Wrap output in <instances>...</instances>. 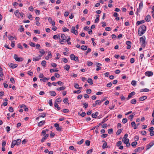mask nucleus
<instances>
[{
    "instance_id": "f257e3e1",
    "label": "nucleus",
    "mask_w": 154,
    "mask_h": 154,
    "mask_svg": "<svg viewBox=\"0 0 154 154\" xmlns=\"http://www.w3.org/2000/svg\"><path fill=\"white\" fill-rule=\"evenodd\" d=\"M146 27L144 25L141 26L138 29V33L139 36L142 35L146 32Z\"/></svg>"
},
{
    "instance_id": "f03ea898",
    "label": "nucleus",
    "mask_w": 154,
    "mask_h": 154,
    "mask_svg": "<svg viewBox=\"0 0 154 154\" xmlns=\"http://www.w3.org/2000/svg\"><path fill=\"white\" fill-rule=\"evenodd\" d=\"M140 42L143 47L144 48L146 46V37L144 35L140 38Z\"/></svg>"
},
{
    "instance_id": "7ed1b4c3",
    "label": "nucleus",
    "mask_w": 154,
    "mask_h": 154,
    "mask_svg": "<svg viewBox=\"0 0 154 154\" xmlns=\"http://www.w3.org/2000/svg\"><path fill=\"white\" fill-rule=\"evenodd\" d=\"M14 58L16 61H22L23 60V58L21 57H18L17 56V55L15 54L14 56Z\"/></svg>"
},
{
    "instance_id": "20e7f679",
    "label": "nucleus",
    "mask_w": 154,
    "mask_h": 154,
    "mask_svg": "<svg viewBox=\"0 0 154 154\" xmlns=\"http://www.w3.org/2000/svg\"><path fill=\"white\" fill-rule=\"evenodd\" d=\"M154 145V141H152L150 142L149 144L147 145L146 146V150H147L150 149L152 146Z\"/></svg>"
},
{
    "instance_id": "39448f33",
    "label": "nucleus",
    "mask_w": 154,
    "mask_h": 154,
    "mask_svg": "<svg viewBox=\"0 0 154 154\" xmlns=\"http://www.w3.org/2000/svg\"><path fill=\"white\" fill-rule=\"evenodd\" d=\"M143 7V2L141 1L139 4V6L138 8L137 9V12H140L142 10Z\"/></svg>"
},
{
    "instance_id": "423d86ee",
    "label": "nucleus",
    "mask_w": 154,
    "mask_h": 154,
    "mask_svg": "<svg viewBox=\"0 0 154 154\" xmlns=\"http://www.w3.org/2000/svg\"><path fill=\"white\" fill-rule=\"evenodd\" d=\"M71 32L76 35H77L78 34V31L77 30H75V27L73 26L72 27Z\"/></svg>"
},
{
    "instance_id": "0eeeda50",
    "label": "nucleus",
    "mask_w": 154,
    "mask_h": 154,
    "mask_svg": "<svg viewBox=\"0 0 154 154\" xmlns=\"http://www.w3.org/2000/svg\"><path fill=\"white\" fill-rule=\"evenodd\" d=\"M8 65L12 69L15 68L18 66L17 64H14L11 63H8Z\"/></svg>"
},
{
    "instance_id": "6e6552de",
    "label": "nucleus",
    "mask_w": 154,
    "mask_h": 154,
    "mask_svg": "<svg viewBox=\"0 0 154 154\" xmlns=\"http://www.w3.org/2000/svg\"><path fill=\"white\" fill-rule=\"evenodd\" d=\"M54 126L56 127V129L57 131H60L61 130V128L59 127V125L58 124L55 123L54 124Z\"/></svg>"
},
{
    "instance_id": "1a4fd4ad",
    "label": "nucleus",
    "mask_w": 154,
    "mask_h": 154,
    "mask_svg": "<svg viewBox=\"0 0 154 154\" xmlns=\"http://www.w3.org/2000/svg\"><path fill=\"white\" fill-rule=\"evenodd\" d=\"M145 75L146 76L149 77L152 76L153 75V73L152 71H148L145 72Z\"/></svg>"
},
{
    "instance_id": "9d476101",
    "label": "nucleus",
    "mask_w": 154,
    "mask_h": 154,
    "mask_svg": "<svg viewBox=\"0 0 154 154\" xmlns=\"http://www.w3.org/2000/svg\"><path fill=\"white\" fill-rule=\"evenodd\" d=\"M144 147H140L138 148L135 149L134 150V152H137L139 150H142L144 149Z\"/></svg>"
},
{
    "instance_id": "9b49d317",
    "label": "nucleus",
    "mask_w": 154,
    "mask_h": 154,
    "mask_svg": "<svg viewBox=\"0 0 154 154\" xmlns=\"http://www.w3.org/2000/svg\"><path fill=\"white\" fill-rule=\"evenodd\" d=\"M49 22L52 24V25L54 26L55 25V22L54 21H52L51 18L50 17H49L48 18Z\"/></svg>"
},
{
    "instance_id": "f8f14e48",
    "label": "nucleus",
    "mask_w": 154,
    "mask_h": 154,
    "mask_svg": "<svg viewBox=\"0 0 154 154\" xmlns=\"http://www.w3.org/2000/svg\"><path fill=\"white\" fill-rule=\"evenodd\" d=\"M45 123V121L43 120L39 122L38 124V127L42 126Z\"/></svg>"
},
{
    "instance_id": "ddd939ff",
    "label": "nucleus",
    "mask_w": 154,
    "mask_h": 154,
    "mask_svg": "<svg viewBox=\"0 0 154 154\" xmlns=\"http://www.w3.org/2000/svg\"><path fill=\"white\" fill-rule=\"evenodd\" d=\"M48 136L49 134H45L44 136V137H43L41 139V142L42 143H43V142H44L45 141V140H46L47 139V138L48 137Z\"/></svg>"
},
{
    "instance_id": "4468645a",
    "label": "nucleus",
    "mask_w": 154,
    "mask_h": 154,
    "mask_svg": "<svg viewBox=\"0 0 154 154\" xmlns=\"http://www.w3.org/2000/svg\"><path fill=\"white\" fill-rule=\"evenodd\" d=\"M99 113L97 112H96L95 113H93L92 114V117L93 118H96L97 117V116L98 115Z\"/></svg>"
},
{
    "instance_id": "2eb2a0df",
    "label": "nucleus",
    "mask_w": 154,
    "mask_h": 154,
    "mask_svg": "<svg viewBox=\"0 0 154 154\" xmlns=\"http://www.w3.org/2000/svg\"><path fill=\"white\" fill-rule=\"evenodd\" d=\"M146 99L147 97L146 96H144L140 97L139 98V100L140 101H143Z\"/></svg>"
},
{
    "instance_id": "dca6fc26",
    "label": "nucleus",
    "mask_w": 154,
    "mask_h": 154,
    "mask_svg": "<svg viewBox=\"0 0 154 154\" xmlns=\"http://www.w3.org/2000/svg\"><path fill=\"white\" fill-rule=\"evenodd\" d=\"M49 93L51 96L54 97L56 95V93L54 91H50L49 92Z\"/></svg>"
},
{
    "instance_id": "f3484780",
    "label": "nucleus",
    "mask_w": 154,
    "mask_h": 154,
    "mask_svg": "<svg viewBox=\"0 0 154 154\" xmlns=\"http://www.w3.org/2000/svg\"><path fill=\"white\" fill-rule=\"evenodd\" d=\"M41 59V58L40 57L37 56L35 57H33L32 60H33L34 61H39Z\"/></svg>"
},
{
    "instance_id": "a211bd4d",
    "label": "nucleus",
    "mask_w": 154,
    "mask_h": 154,
    "mask_svg": "<svg viewBox=\"0 0 154 154\" xmlns=\"http://www.w3.org/2000/svg\"><path fill=\"white\" fill-rule=\"evenodd\" d=\"M14 14L18 18L20 17L19 14H20V13L18 10H16V11L14 12Z\"/></svg>"
},
{
    "instance_id": "6ab92c4d",
    "label": "nucleus",
    "mask_w": 154,
    "mask_h": 154,
    "mask_svg": "<svg viewBox=\"0 0 154 154\" xmlns=\"http://www.w3.org/2000/svg\"><path fill=\"white\" fill-rule=\"evenodd\" d=\"M151 16H150L149 15H147V16L145 18V20L147 22H149L150 20L151 19Z\"/></svg>"
},
{
    "instance_id": "aec40b11",
    "label": "nucleus",
    "mask_w": 154,
    "mask_h": 154,
    "mask_svg": "<svg viewBox=\"0 0 154 154\" xmlns=\"http://www.w3.org/2000/svg\"><path fill=\"white\" fill-rule=\"evenodd\" d=\"M18 30L21 32H23L24 31V28L23 27V26L22 25H20V27H19L18 29Z\"/></svg>"
},
{
    "instance_id": "412c9836",
    "label": "nucleus",
    "mask_w": 154,
    "mask_h": 154,
    "mask_svg": "<svg viewBox=\"0 0 154 154\" xmlns=\"http://www.w3.org/2000/svg\"><path fill=\"white\" fill-rule=\"evenodd\" d=\"M145 22V21L144 20H142L140 21H137L136 23V25L137 26H138L140 25L141 24H142Z\"/></svg>"
},
{
    "instance_id": "4be33fe9",
    "label": "nucleus",
    "mask_w": 154,
    "mask_h": 154,
    "mask_svg": "<svg viewBox=\"0 0 154 154\" xmlns=\"http://www.w3.org/2000/svg\"><path fill=\"white\" fill-rule=\"evenodd\" d=\"M131 125L132 126H134V129H136L137 128V126L136 125L134 122H132L131 123Z\"/></svg>"
},
{
    "instance_id": "5701e85b",
    "label": "nucleus",
    "mask_w": 154,
    "mask_h": 154,
    "mask_svg": "<svg viewBox=\"0 0 154 154\" xmlns=\"http://www.w3.org/2000/svg\"><path fill=\"white\" fill-rule=\"evenodd\" d=\"M66 88V87L64 86H62L60 88H57L56 90L57 91H61L62 90H64Z\"/></svg>"
},
{
    "instance_id": "b1692460",
    "label": "nucleus",
    "mask_w": 154,
    "mask_h": 154,
    "mask_svg": "<svg viewBox=\"0 0 154 154\" xmlns=\"http://www.w3.org/2000/svg\"><path fill=\"white\" fill-rule=\"evenodd\" d=\"M87 82L88 83H89L90 85H92L93 84V82L92 81V80L91 79L89 78L87 80Z\"/></svg>"
},
{
    "instance_id": "393cba45",
    "label": "nucleus",
    "mask_w": 154,
    "mask_h": 154,
    "mask_svg": "<svg viewBox=\"0 0 154 154\" xmlns=\"http://www.w3.org/2000/svg\"><path fill=\"white\" fill-rule=\"evenodd\" d=\"M16 140H14L12 141L11 145V148H13L15 145H16Z\"/></svg>"
},
{
    "instance_id": "a878e982",
    "label": "nucleus",
    "mask_w": 154,
    "mask_h": 154,
    "mask_svg": "<svg viewBox=\"0 0 154 154\" xmlns=\"http://www.w3.org/2000/svg\"><path fill=\"white\" fill-rule=\"evenodd\" d=\"M149 91V90L147 88L142 89L140 90V92H148Z\"/></svg>"
},
{
    "instance_id": "bb28decb",
    "label": "nucleus",
    "mask_w": 154,
    "mask_h": 154,
    "mask_svg": "<svg viewBox=\"0 0 154 154\" xmlns=\"http://www.w3.org/2000/svg\"><path fill=\"white\" fill-rule=\"evenodd\" d=\"M81 49L83 51H85L88 49V46H87L82 45L81 47Z\"/></svg>"
},
{
    "instance_id": "cd10ccee",
    "label": "nucleus",
    "mask_w": 154,
    "mask_h": 154,
    "mask_svg": "<svg viewBox=\"0 0 154 154\" xmlns=\"http://www.w3.org/2000/svg\"><path fill=\"white\" fill-rule=\"evenodd\" d=\"M16 142L17 145H19L21 142V140L20 139H18L17 140H16Z\"/></svg>"
},
{
    "instance_id": "c85d7f7f",
    "label": "nucleus",
    "mask_w": 154,
    "mask_h": 154,
    "mask_svg": "<svg viewBox=\"0 0 154 154\" xmlns=\"http://www.w3.org/2000/svg\"><path fill=\"white\" fill-rule=\"evenodd\" d=\"M70 68V66L68 65H66L64 66V69L67 71H68Z\"/></svg>"
},
{
    "instance_id": "c756f323",
    "label": "nucleus",
    "mask_w": 154,
    "mask_h": 154,
    "mask_svg": "<svg viewBox=\"0 0 154 154\" xmlns=\"http://www.w3.org/2000/svg\"><path fill=\"white\" fill-rule=\"evenodd\" d=\"M122 142H124L125 144H126L129 142V139H123Z\"/></svg>"
},
{
    "instance_id": "7c9ffc66",
    "label": "nucleus",
    "mask_w": 154,
    "mask_h": 154,
    "mask_svg": "<svg viewBox=\"0 0 154 154\" xmlns=\"http://www.w3.org/2000/svg\"><path fill=\"white\" fill-rule=\"evenodd\" d=\"M46 62L45 60H43L42 62V65L44 67L46 66Z\"/></svg>"
},
{
    "instance_id": "2f4dec72",
    "label": "nucleus",
    "mask_w": 154,
    "mask_h": 154,
    "mask_svg": "<svg viewBox=\"0 0 154 154\" xmlns=\"http://www.w3.org/2000/svg\"><path fill=\"white\" fill-rule=\"evenodd\" d=\"M122 131V129H118L117 130V132H116V135H118L119 134H120V133H121Z\"/></svg>"
},
{
    "instance_id": "473e14b6",
    "label": "nucleus",
    "mask_w": 154,
    "mask_h": 154,
    "mask_svg": "<svg viewBox=\"0 0 154 154\" xmlns=\"http://www.w3.org/2000/svg\"><path fill=\"white\" fill-rule=\"evenodd\" d=\"M137 101L135 99H133L131 101V103L132 104H135L136 103Z\"/></svg>"
},
{
    "instance_id": "72a5a7b5",
    "label": "nucleus",
    "mask_w": 154,
    "mask_h": 154,
    "mask_svg": "<svg viewBox=\"0 0 154 154\" xmlns=\"http://www.w3.org/2000/svg\"><path fill=\"white\" fill-rule=\"evenodd\" d=\"M17 47L18 48H20L21 50L23 49V48L20 43H18L17 44Z\"/></svg>"
},
{
    "instance_id": "f704fd0d",
    "label": "nucleus",
    "mask_w": 154,
    "mask_h": 154,
    "mask_svg": "<svg viewBox=\"0 0 154 154\" xmlns=\"http://www.w3.org/2000/svg\"><path fill=\"white\" fill-rule=\"evenodd\" d=\"M61 111L65 113H67L69 112V109H64Z\"/></svg>"
},
{
    "instance_id": "c9c22d12",
    "label": "nucleus",
    "mask_w": 154,
    "mask_h": 154,
    "mask_svg": "<svg viewBox=\"0 0 154 154\" xmlns=\"http://www.w3.org/2000/svg\"><path fill=\"white\" fill-rule=\"evenodd\" d=\"M135 94V93L134 92H131L128 95V96L131 98V97Z\"/></svg>"
},
{
    "instance_id": "e433bc0d",
    "label": "nucleus",
    "mask_w": 154,
    "mask_h": 154,
    "mask_svg": "<svg viewBox=\"0 0 154 154\" xmlns=\"http://www.w3.org/2000/svg\"><path fill=\"white\" fill-rule=\"evenodd\" d=\"M135 115V113L134 112L132 113V114L131 115L129 116V118H130V120L131 121H132L133 120V118L134 116Z\"/></svg>"
},
{
    "instance_id": "4c0bfd02",
    "label": "nucleus",
    "mask_w": 154,
    "mask_h": 154,
    "mask_svg": "<svg viewBox=\"0 0 154 154\" xmlns=\"http://www.w3.org/2000/svg\"><path fill=\"white\" fill-rule=\"evenodd\" d=\"M107 145V143L106 142H105V143H104L103 145L102 146V148L103 149H105L106 148H107V147H106Z\"/></svg>"
},
{
    "instance_id": "58836bf2",
    "label": "nucleus",
    "mask_w": 154,
    "mask_h": 154,
    "mask_svg": "<svg viewBox=\"0 0 154 154\" xmlns=\"http://www.w3.org/2000/svg\"><path fill=\"white\" fill-rule=\"evenodd\" d=\"M82 104L83 105V107L85 108H87L88 106V104L86 103H83Z\"/></svg>"
},
{
    "instance_id": "ea45409f",
    "label": "nucleus",
    "mask_w": 154,
    "mask_h": 154,
    "mask_svg": "<svg viewBox=\"0 0 154 154\" xmlns=\"http://www.w3.org/2000/svg\"><path fill=\"white\" fill-rule=\"evenodd\" d=\"M131 84L132 85L135 86L136 85V82L135 80H133L131 82Z\"/></svg>"
},
{
    "instance_id": "a19ab883",
    "label": "nucleus",
    "mask_w": 154,
    "mask_h": 154,
    "mask_svg": "<svg viewBox=\"0 0 154 154\" xmlns=\"http://www.w3.org/2000/svg\"><path fill=\"white\" fill-rule=\"evenodd\" d=\"M53 38L54 39H60V36L59 35L57 36V35H55L53 36Z\"/></svg>"
},
{
    "instance_id": "79ce46f5",
    "label": "nucleus",
    "mask_w": 154,
    "mask_h": 154,
    "mask_svg": "<svg viewBox=\"0 0 154 154\" xmlns=\"http://www.w3.org/2000/svg\"><path fill=\"white\" fill-rule=\"evenodd\" d=\"M29 45H30L32 47H34L35 46V44L34 43H33V42H29Z\"/></svg>"
},
{
    "instance_id": "37998d69",
    "label": "nucleus",
    "mask_w": 154,
    "mask_h": 154,
    "mask_svg": "<svg viewBox=\"0 0 154 154\" xmlns=\"http://www.w3.org/2000/svg\"><path fill=\"white\" fill-rule=\"evenodd\" d=\"M75 56L74 54H71L70 55V57L71 60H73L75 58Z\"/></svg>"
},
{
    "instance_id": "c03bdc74",
    "label": "nucleus",
    "mask_w": 154,
    "mask_h": 154,
    "mask_svg": "<svg viewBox=\"0 0 154 154\" xmlns=\"http://www.w3.org/2000/svg\"><path fill=\"white\" fill-rule=\"evenodd\" d=\"M107 120H108V119H107V117H106V118L103 119V120L101 122V123L103 124Z\"/></svg>"
},
{
    "instance_id": "a18cd8bd",
    "label": "nucleus",
    "mask_w": 154,
    "mask_h": 154,
    "mask_svg": "<svg viewBox=\"0 0 154 154\" xmlns=\"http://www.w3.org/2000/svg\"><path fill=\"white\" fill-rule=\"evenodd\" d=\"M137 144V142L136 141L133 142L131 144V145L132 146H136Z\"/></svg>"
},
{
    "instance_id": "49530a36",
    "label": "nucleus",
    "mask_w": 154,
    "mask_h": 154,
    "mask_svg": "<svg viewBox=\"0 0 154 154\" xmlns=\"http://www.w3.org/2000/svg\"><path fill=\"white\" fill-rule=\"evenodd\" d=\"M39 52L41 53V54H42V55H43L45 54V51L43 49H41L39 51Z\"/></svg>"
},
{
    "instance_id": "de8ad7c7",
    "label": "nucleus",
    "mask_w": 154,
    "mask_h": 154,
    "mask_svg": "<svg viewBox=\"0 0 154 154\" xmlns=\"http://www.w3.org/2000/svg\"><path fill=\"white\" fill-rule=\"evenodd\" d=\"M128 121V119L126 118L123 119L122 120V122L123 123L125 124Z\"/></svg>"
},
{
    "instance_id": "09e8293b",
    "label": "nucleus",
    "mask_w": 154,
    "mask_h": 154,
    "mask_svg": "<svg viewBox=\"0 0 154 154\" xmlns=\"http://www.w3.org/2000/svg\"><path fill=\"white\" fill-rule=\"evenodd\" d=\"M90 141L88 140H87L85 141V144L87 146H89L90 145Z\"/></svg>"
},
{
    "instance_id": "8fccbe9b",
    "label": "nucleus",
    "mask_w": 154,
    "mask_h": 154,
    "mask_svg": "<svg viewBox=\"0 0 154 154\" xmlns=\"http://www.w3.org/2000/svg\"><path fill=\"white\" fill-rule=\"evenodd\" d=\"M87 51L86 52L85 54H88L89 53H90L91 51V49L90 48H88L87 49Z\"/></svg>"
},
{
    "instance_id": "3c124183",
    "label": "nucleus",
    "mask_w": 154,
    "mask_h": 154,
    "mask_svg": "<svg viewBox=\"0 0 154 154\" xmlns=\"http://www.w3.org/2000/svg\"><path fill=\"white\" fill-rule=\"evenodd\" d=\"M68 101V99L67 98H65L63 100V102L66 103H67Z\"/></svg>"
},
{
    "instance_id": "603ef678",
    "label": "nucleus",
    "mask_w": 154,
    "mask_h": 154,
    "mask_svg": "<svg viewBox=\"0 0 154 154\" xmlns=\"http://www.w3.org/2000/svg\"><path fill=\"white\" fill-rule=\"evenodd\" d=\"M108 133L109 134H111L113 132V129L112 128H111L110 129H108Z\"/></svg>"
},
{
    "instance_id": "864d4df0",
    "label": "nucleus",
    "mask_w": 154,
    "mask_h": 154,
    "mask_svg": "<svg viewBox=\"0 0 154 154\" xmlns=\"http://www.w3.org/2000/svg\"><path fill=\"white\" fill-rule=\"evenodd\" d=\"M84 142V140L83 139H82L81 140H80L79 141H78L77 143L78 144H81L82 143H83Z\"/></svg>"
},
{
    "instance_id": "5fc2aeb1",
    "label": "nucleus",
    "mask_w": 154,
    "mask_h": 154,
    "mask_svg": "<svg viewBox=\"0 0 154 154\" xmlns=\"http://www.w3.org/2000/svg\"><path fill=\"white\" fill-rule=\"evenodd\" d=\"M93 151V149H91L88 150L87 152V154H90Z\"/></svg>"
},
{
    "instance_id": "6e6d98bb",
    "label": "nucleus",
    "mask_w": 154,
    "mask_h": 154,
    "mask_svg": "<svg viewBox=\"0 0 154 154\" xmlns=\"http://www.w3.org/2000/svg\"><path fill=\"white\" fill-rule=\"evenodd\" d=\"M10 81L13 84H14L15 83V81L14 79V78L13 77H11L10 79Z\"/></svg>"
},
{
    "instance_id": "4d7b16f0",
    "label": "nucleus",
    "mask_w": 154,
    "mask_h": 154,
    "mask_svg": "<svg viewBox=\"0 0 154 154\" xmlns=\"http://www.w3.org/2000/svg\"><path fill=\"white\" fill-rule=\"evenodd\" d=\"M93 64V63L91 61H88L87 63L88 65L89 66H91Z\"/></svg>"
},
{
    "instance_id": "13d9d810",
    "label": "nucleus",
    "mask_w": 154,
    "mask_h": 154,
    "mask_svg": "<svg viewBox=\"0 0 154 154\" xmlns=\"http://www.w3.org/2000/svg\"><path fill=\"white\" fill-rule=\"evenodd\" d=\"M91 90L90 89H88L86 91V93L88 94H91Z\"/></svg>"
},
{
    "instance_id": "bf43d9fd",
    "label": "nucleus",
    "mask_w": 154,
    "mask_h": 154,
    "mask_svg": "<svg viewBox=\"0 0 154 154\" xmlns=\"http://www.w3.org/2000/svg\"><path fill=\"white\" fill-rule=\"evenodd\" d=\"M48 55L47 56L48 57H49V58H51L52 57V55H51V51H49L48 52Z\"/></svg>"
},
{
    "instance_id": "052dcab7",
    "label": "nucleus",
    "mask_w": 154,
    "mask_h": 154,
    "mask_svg": "<svg viewBox=\"0 0 154 154\" xmlns=\"http://www.w3.org/2000/svg\"><path fill=\"white\" fill-rule=\"evenodd\" d=\"M81 92V91L80 90L74 91H73V93L74 94L77 93V94H80Z\"/></svg>"
},
{
    "instance_id": "680f3d73",
    "label": "nucleus",
    "mask_w": 154,
    "mask_h": 154,
    "mask_svg": "<svg viewBox=\"0 0 154 154\" xmlns=\"http://www.w3.org/2000/svg\"><path fill=\"white\" fill-rule=\"evenodd\" d=\"M57 84H58L59 85L61 86L63 85V83L61 81H58L57 82Z\"/></svg>"
},
{
    "instance_id": "e2e57ef3",
    "label": "nucleus",
    "mask_w": 154,
    "mask_h": 154,
    "mask_svg": "<svg viewBox=\"0 0 154 154\" xmlns=\"http://www.w3.org/2000/svg\"><path fill=\"white\" fill-rule=\"evenodd\" d=\"M61 37L63 39L65 40V38L66 37V36L64 34H62L61 35Z\"/></svg>"
},
{
    "instance_id": "0e129e2a",
    "label": "nucleus",
    "mask_w": 154,
    "mask_h": 154,
    "mask_svg": "<svg viewBox=\"0 0 154 154\" xmlns=\"http://www.w3.org/2000/svg\"><path fill=\"white\" fill-rule=\"evenodd\" d=\"M122 142L120 141H118L117 143V145L118 146H119L122 144Z\"/></svg>"
},
{
    "instance_id": "69168bd1",
    "label": "nucleus",
    "mask_w": 154,
    "mask_h": 154,
    "mask_svg": "<svg viewBox=\"0 0 154 154\" xmlns=\"http://www.w3.org/2000/svg\"><path fill=\"white\" fill-rule=\"evenodd\" d=\"M8 110L9 112H12L14 111L12 107H10L9 108Z\"/></svg>"
},
{
    "instance_id": "338daca9",
    "label": "nucleus",
    "mask_w": 154,
    "mask_h": 154,
    "mask_svg": "<svg viewBox=\"0 0 154 154\" xmlns=\"http://www.w3.org/2000/svg\"><path fill=\"white\" fill-rule=\"evenodd\" d=\"M126 43L127 45H131V42L130 41H127L126 42Z\"/></svg>"
},
{
    "instance_id": "774afa93",
    "label": "nucleus",
    "mask_w": 154,
    "mask_h": 154,
    "mask_svg": "<svg viewBox=\"0 0 154 154\" xmlns=\"http://www.w3.org/2000/svg\"><path fill=\"white\" fill-rule=\"evenodd\" d=\"M47 80V79L46 77L44 78L43 79H40L41 81H42L44 82H46Z\"/></svg>"
}]
</instances>
